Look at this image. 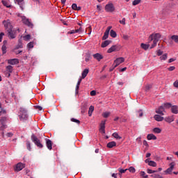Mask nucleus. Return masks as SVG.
Instances as JSON below:
<instances>
[{"mask_svg":"<svg viewBox=\"0 0 178 178\" xmlns=\"http://www.w3.org/2000/svg\"><path fill=\"white\" fill-rule=\"evenodd\" d=\"M161 38V35L159 33H154L149 35V40L152 41V44L151 47H149V49H153L156 47L157 43L159 42Z\"/></svg>","mask_w":178,"mask_h":178,"instance_id":"1","label":"nucleus"},{"mask_svg":"<svg viewBox=\"0 0 178 178\" xmlns=\"http://www.w3.org/2000/svg\"><path fill=\"white\" fill-rule=\"evenodd\" d=\"M31 140H32L33 144H35V145H36L39 149L43 148L42 143H41L40 140L34 135V134L31 136Z\"/></svg>","mask_w":178,"mask_h":178,"instance_id":"2","label":"nucleus"},{"mask_svg":"<svg viewBox=\"0 0 178 178\" xmlns=\"http://www.w3.org/2000/svg\"><path fill=\"white\" fill-rule=\"evenodd\" d=\"M19 120H26L28 115L26 108H24L23 107H21V108H19Z\"/></svg>","mask_w":178,"mask_h":178,"instance_id":"3","label":"nucleus"},{"mask_svg":"<svg viewBox=\"0 0 178 178\" xmlns=\"http://www.w3.org/2000/svg\"><path fill=\"white\" fill-rule=\"evenodd\" d=\"M3 25L4 26L6 30H13L12 24H10V19L4 20L2 22Z\"/></svg>","mask_w":178,"mask_h":178,"instance_id":"4","label":"nucleus"},{"mask_svg":"<svg viewBox=\"0 0 178 178\" xmlns=\"http://www.w3.org/2000/svg\"><path fill=\"white\" fill-rule=\"evenodd\" d=\"M22 22L24 24V25L27 26L28 27L33 28V25L31 22L26 17H22Z\"/></svg>","mask_w":178,"mask_h":178,"instance_id":"5","label":"nucleus"},{"mask_svg":"<svg viewBox=\"0 0 178 178\" xmlns=\"http://www.w3.org/2000/svg\"><path fill=\"white\" fill-rule=\"evenodd\" d=\"M6 121V117H1V119H0V124H1V126L0 127V130L3 131L4 129L7 128V125L5 124Z\"/></svg>","mask_w":178,"mask_h":178,"instance_id":"6","label":"nucleus"},{"mask_svg":"<svg viewBox=\"0 0 178 178\" xmlns=\"http://www.w3.org/2000/svg\"><path fill=\"white\" fill-rule=\"evenodd\" d=\"M105 10L107 13H113L115 11L114 5L112 3H108L105 6Z\"/></svg>","mask_w":178,"mask_h":178,"instance_id":"7","label":"nucleus"},{"mask_svg":"<svg viewBox=\"0 0 178 178\" xmlns=\"http://www.w3.org/2000/svg\"><path fill=\"white\" fill-rule=\"evenodd\" d=\"M125 61V58L123 57L118 58L115 59V60L113 62V65H115V67H118L121 63H124Z\"/></svg>","mask_w":178,"mask_h":178,"instance_id":"8","label":"nucleus"},{"mask_svg":"<svg viewBox=\"0 0 178 178\" xmlns=\"http://www.w3.org/2000/svg\"><path fill=\"white\" fill-rule=\"evenodd\" d=\"M169 167L168 169L165 170V171H164V172L165 173V175H170L171 172H172V170L174 169V166H175V163L172 162L170 164H169Z\"/></svg>","mask_w":178,"mask_h":178,"instance_id":"9","label":"nucleus"},{"mask_svg":"<svg viewBox=\"0 0 178 178\" xmlns=\"http://www.w3.org/2000/svg\"><path fill=\"white\" fill-rule=\"evenodd\" d=\"M8 31V37L10 38V40H13L16 38V34L15 31L11 30H7Z\"/></svg>","mask_w":178,"mask_h":178,"instance_id":"10","label":"nucleus"},{"mask_svg":"<svg viewBox=\"0 0 178 178\" xmlns=\"http://www.w3.org/2000/svg\"><path fill=\"white\" fill-rule=\"evenodd\" d=\"M25 167V165L23 163H18L16 165V167L15 168V170L16 172H19L21 170H22Z\"/></svg>","mask_w":178,"mask_h":178,"instance_id":"11","label":"nucleus"},{"mask_svg":"<svg viewBox=\"0 0 178 178\" xmlns=\"http://www.w3.org/2000/svg\"><path fill=\"white\" fill-rule=\"evenodd\" d=\"M106 121H102L100 123L99 132L102 134H106Z\"/></svg>","mask_w":178,"mask_h":178,"instance_id":"12","label":"nucleus"},{"mask_svg":"<svg viewBox=\"0 0 178 178\" xmlns=\"http://www.w3.org/2000/svg\"><path fill=\"white\" fill-rule=\"evenodd\" d=\"M44 140H46V146L47 149L49 150H51L52 149V142L51 140L46 138L44 139Z\"/></svg>","mask_w":178,"mask_h":178,"instance_id":"13","label":"nucleus"},{"mask_svg":"<svg viewBox=\"0 0 178 178\" xmlns=\"http://www.w3.org/2000/svg\"><path fill=\"white\" fill-rule=\"evenodd\" d=\"M155 112L157 114L161 115H164L163 112H165V108L163 106H159V108H157L156 111H155Z\"/></svg>","mask_w":178,"mask_h":178,"instance_id":"14","label":"nucleus"},{"mask_svg":"<svg viewBox=\"0 0 178 178\" xmlns=\"http://www.w3.org/2000/svg\"><path fill=\"white\" fill-rule=\"evenodd\" d=\"M8 63L9 65H17L19 63V60L17 58H12L8 60Z\"/></svg>","mask_w":178,"mask_h":178,"instance_id":"15","label":"nucleus"},{"mask_svg":"<svg viewBox=\"0 0 178 178\" xmlns=\"http://www.w3.org/2000/svg\"><path fill=\"white\" fill-rule=\"evenodd\" d=\"M118 47L117 45H113L111 47L110 49H108L107 52L108 54H111L112 52H114L115 51H119Z\"/></svg>","mask_w":178,"mask_h":178,"instance_id":"16","label":"nucleus"},{"mask_svg":"<svg viewBox=\"0 0 178 178\" xmlns=\"http://www.w3.org/2000/svg\"><path fill=\"white\" fill-rule=\"evenodd\" d=\"M15 3L19 6L22 10H24V0H15Z\"/></svg>","mask_w":178,"mask_h":178,"instance_id":"17","label":"nucleus"},{"mask_svg":"<svg viewBox=\"0 0 178 178\" xmlns=\"http://www.w3.org/2000/svg\"><path fill=\"white\" fill-rule=\"evenodd\" d=\"M87 108H88V104L84 103L82 107H81V113L84 114L85 112L87 111Z\"/></svg>","mask_w":178,"mask_h":178,"instance_id":"18","label":"nucleus"},{"mask_svg":"<svg viewBox=\"0 0 178 178\" xmlns=\"http://www.w3.org/2000/svg\"><path fill=\"white\" fill-rule=\"evenodd\" d=\"M171 112H172V113H173L175 115H177L178 114V106H172L171 107Z\"/></svg>","mask_w":178,"mask_h":178,"instance_id":"19","label":"nucleus"},{"mask_svg":"<svg viewBox=\"0 0 178 178\" xmlns=\"http://www.w3.org/2000/svg\"><path fill=\"white\" fill-rule=\"evenodd\" d=\"M110 44H111V40H105L104 42H102V48H106Z\"/></svg>","mask_w":178,"mask_h":178,"instance_id":"20","label":"nucleus"},{"mask_svg":"<svg viewBox=\"0 0 178 178\" xmlns=\"http://www.w3.org/2000/svg\"><path fill=\"white\" fill-rule=\"evenodd\" d=\"M147 139H148V140H156L157 138L153 134H148V136H147Z\"/></svg>","mask_w":178,"mask_h":178,"instance_id":"21","label":"nucleus"},{"mask_svg":"<svg viewBox=\"0 0 178 178\" xmlns=\"http://www.w3.org/2000/svg\"><path fill=\"white\" fill-rule=\"evenodd\" d=\"M3 43H4V44L2 45L1 50H2L3 54H6V52H7V51H6L7 47H6V45H5V44L7 43V41H6V40H4V41L3 42Z\"/></svg>","mask_w":178,"mask_h":178,"instance_id":"22","label":"nucleus"},{"mask_svg":"<svg viewBox=\"0 0 178 178\" xmlns=\"http://www.w3.org/2000/svg\"><path fill=\"white\" fill-rule=\"evenodd\" d=\"M93 58H96L97 61H99L102 59V56L100 54L97 53L93 55Z\"/></svg>","mask_w":178,"mask_h":178,"instance_id":"23","label":"nucleus"},{"mask_svg":"<svg viewBox=\"0 0 178 178\" xmlns=\"http://www.w3.org/2000/svg\"><path fill=\"white\" fill-rule=\"evenodd\" d=\"M165 121L168 123H172L174 121V117L173 115L170 117H165Z\"/></svg>","mask_w":178,"mask_h":178,"instance_id":"24","label":"nucleus"},{"mask_svg":"<svg viewBox=\"0 0 178 178\" xmlns=\"http://www.w3.org/2000/svg\"><path fill=\"white\" fill-rule=\"evenodd\" d=\"M117 145V143L114 141H112V142H109L108 144H107V147L111 149L114 147H115Z\"/></svg>","mask_w":178,"mask_h":178,"instance_id":"25","label":"nucleus"},{"mask_svg":"<svg viewBox=\"0 0 178 178\" xmlns=\"http://www.w3.org/2000/svg\"><path fill=\"white\" fill-rule=\"evenodd\" d=\"M154 118L155 120H156L158 122H161L162 120H164V118L160 116L159 115H154Z\"/></svg>","mask_w":178,"mask_h":178,"instance_id":"26","label":"nucleus"},{"mask_svg":"<svg viewBox=\"0 0 178 178\" xmlns=\"http://www.w3.org/2000/svg\"><path fill=\"white\" fill-rule=\"evenodd\" d=\"M88 72L89 70L88 69L83 70L82 72V77H81L82 79H84L87 76Z\"/></svg>","mask_w":178,"mask_h":178,"instance_id":"27","label":"nucleus"},{"mask_svg":"<svg viewBox=\"0 0 178 178\" xmlns=\"http://www.w3.org/2000/svg\"><path fill=\"white\" fill-rule=\"evenodd\" d=\"M110 32V35L112 37V38H117V33L114 30H111Z\"/></svg>","mask_w":178,"mask_h":178,"instance_id":"28","label":"nucleus"},{"mask_svg":"<svg viewBox=\"0 0 178 178\" xmlns=\"http://www.w3.org/2000/svg\"><path fill=\"white\" fill-rule=\"evenodd\" d=\"M162 106L165 109H168L170 108H172V106L170 103H165L162 105Z\"/></svg>","mask_w":178,"mask_h":178,"instance_id":"29","label":"nucleus"},{"mask_svg":"<svg viewBox=\"0 0 178 178\" xmlns=\"http://www.w3.org/2000/svg\"><path fill=\"white\" fill-rule=\"evenodd\" d=\"M94 111V106H89V110H88V116L92 115V112Z\"/></svg>","mask_w":178,"mask_h":178,"instance_id":"30","label":"nucleus"},{"mask_svg":"<svg viewBox=\"0 0 178 178\" xmlns=\"http://www.w3.org/2000/svg\"><path fill=\"white\" fill-rule=\"evenodd\" d=\"M127 170H128V168L124 169V170L122 169V168H118V171H119L118 175H119V176H121V175L125 173Z\"/></svg>","mask_w":178,"mask_h":178,"instance_id":"31","label":"nucleus"},{"mask_svg":"<svg viewBox=\"0 0 178 178\" xmlns=\"http://www.w3.org/2000/svg\"><path fill=\"white\" fill-rule=\"evenodd\" d=\"M6 69V72H8V73L13 72V66L12 65H8Z\"/></svg>","mask_w":178,"mask_h":178,"instance_id":"32","label":"nucleus"},{"mask_svg":"<svg viewBox=\"0 0 178 178\" xmlns=\"http://www.w3.org/2000/svg\"><path fill=\"white\" fill-rule=\"evenodd\" d=\"M149 45L145 44L144 43H141L140 47L143 48L144 50H147L149 49Z\"/></svg>","mask_w":178,"mask_h":178,"instance_id":"33","label":"nucleus"},{"mask_svg":"<svg viewBox=\"0 0 178 178\" xmlns=\"http://www.w3.org/2000/svg\"><path fill=\"white\" fill-rule=\"evenodd\" d=\"M171 40H173L175 42L178 43V35H172Z\"/></svg>","mask_w":178,"mask_h":178,"instance_id":"34","label":"nucleus"},{"mask_svg":"<svg viewBox=\"0 0 178 178\" xmlns=\"http://www.w3.org/2000/svg\"><path fill=\"white\" fill-rule=\"evenodd\" d=\"M113 137H115V139L117 140H121V137L120 136V135H118V134L117 132H115L113 134Z\"/></svg>","mask_w":178,"mask_h":178,"instance_id":"35","label":"nucleus"},{"mask_svg":"<svg viewBox=\"0 0 178 178\" xmlns=\"http://www.w3.org/2000/svg\"><path fill=\"white\" fill-rule=\"evenodd\" d=\"M2 3L4 6L7 7V8H10V5L9 4V2L7 1H2Z\"/></svg>","mask_w":178,"mask_h":178,"instance_id":"36","label":"nucleus"},{"mask_svg":"<svg viewBox=\"0 0 178 178\" xmlns=\"http://www.w3.org/2000/svg\"><path fill=\"white\" fill-rule=\"evenodd\" d=\"M151 177H152V178H163L161 175H160L159 174H157V173L152 175Z\"/></svg>","mask_w":178,"mask_h":178,"instance_id":"37","label":"nucleus"},{"mask_svg":"<svg viewBox=\"0 0 178 178\" xmlns=\"http://www.w3.org/2000/svg\"><path fill=\"white\" fill-rule=\"evenodd\" d=\"M109 32H104V36H102V40H105L108 38Z\"/></svg>","mask_w":178,"mask_h":178,"instance_id":"38","label":"nucleus"},{"mask_svg":"<svg viewBox=\"0 0 178 178\" xmlns=\"http://www.w3.org/2000/svg\"><path fill=\"white\" fill-rule=\"evenodd\" d=\"M33 47H34V42H31L27 44V48L28 49H32Z\"/></svg>","mask_w":178,"mask_h":178,"instance_id":"39","label":"nucleus"},{"mask_svg":"<svg viewBox=\"0 0 178 178\" xmlns=\"http://www.w3.org/2000/svg\"><path fill=\"white\" fill-rule=\"evenodd\" d=\"M168 58V54H165L163 55H162V56L160 57V60H165Z\"/></svg>","mask_w":178,"mask_h":178,"instance_id":"40","label":"nucleus"},{"mask_svg":"<svg viewBox=\"0 0 178 178\" xmlns=\"http://www.w3.org/2000/svg\"><path fill=\"white\" fill-rule=\"evenodd\" d=\"M26 148L28 149V151H31V146L30 144V142L29 140H26Z\"/></svg>","mask_w":178,"mask_h":178,"instance_id":"41","label":"nucleus"},{"mask_svg":"<svg viewBox=\"0 0 178 178\" xmlns=\"http://www.w3.org/2000/svg\"><path fill=\"white\" fill-rule=\"evenodd\" d=\"M148 165H149V166H152V167H154V168L156 167V163L154 162V161H149V163H148Z\"/></svg>","mask_w":178,"mask_h":178,"instance_id":"42","label":"nucleus"},{"mask_svg":"<svg viewBox=\"0 0 178 178\" xmlns=\"http://www.w3.org/2000/svg\"><path fill=\"white\" fill-rule=\"evenodd\" d=\"M153 131L154 133L160 134L161 133V129H160L159 127H155Z\"/></svg>","mask_w":178,"mask_h":178,"instance_id":"43","label":"nucleus"},{"mask_svg":"<svg viewBox=\"0 0 178 178\" xmlns=\"http://www.w3.org/2000/svg\"><path fill=\"white\" fill-rule=\"evenodd\" d=\"M141 0H134L132 2V5L133 6H137V5H139V3H140Z\"/></svg>","mask_w":178,"mask_h":178,"instance_id":"44","label":"nucleus"},{"mask_svg":"<svg viewBox=\"0 0 178 178\" xmlns=\"http://www.w3.org/2000/svg\"><path fill=\"white\" fill-rule=\"evenodd\" d=\"M157 172L156 170H152L151 169L148 168L147 169V173L151 175Z\"/></svg>","mask_w":178,"mask_h":178,"instance_id":"45","label":"nucleus"},{"mask_svg":"<svg viewBox=\"0 0 178 178\" xmlns=\"http://www.w3.org/2000/svg\"><path fill=\"white\" fill-rule=\"evenodd\" d=\"M31 38V36L29 34H28V35L24 36V41H29Z\"/></svg>","mask_w":178,"mask_h":178,"instance_id":"46","label":"nucleus"},{"mask_svg":"<svg viewBox=\"0 0 178 178\" xmlns=\"http://www.w3.org/2000/svg\"><path fill=\"white\" fill-rule=\"evenodd\" d=\"M110 115V113L109 112H105L104 113H102V116H104V118H108Z\"/></svg>","mask_w":178,"mask_h":178,"instance_id":"47","label":"nucleus"},{"mask_svg":"<svg viewBox=\"0 0 178 178\" xmlns=\"http://www.w3.org/2000/svg\"><path fill=\"white\" fill-rule=\"evenodd\" d=\"M71 122H74V123H76L77 124H80V121L77 119H74V118H71Z\"/></svg>","mask_w":178,"mask_h":178,"instance_id":"48","label":"nucleus"},{"mask_svg":"<svg viewBox=\"0 0 178 178\" xmlns=\"http://www.w3.org/2000/svg\"><path fill=\"white\" fill-rule=\"evenodd\" d=\"M137 115H138V117H140V118L143 117V113L142 110L137 111Z\"/></svg>","mask_w":178,"mask_h":178,"instance_id":"49","label":"nucleus"},{"mask_svg":"<svg viewBox=\"0 0 178 178\" xmlns=\"http://www.w3.org/2000/svg\"><path fill=\"white\" fill-rule=\"evenodd\" d=\"M127 170H129V172L134 173L136 172V170L134 167H130Z\"/></svg>","mask_w":178,"mask_h":178,"instance_id":"50","label":"nucleus"},{"mask_svg":"<svg viewBox=\"0 0 178 178\" xmlns=\"http://www.w3.org/2000/svg\"><path fill=\"white\" fill-rule=\"evenodd\" d=\"M79 33V31L76 30H72L71 31L68 32V34H74Z\"/></svg>","mask_w":178,"mask_h":178,"instance_id":"51","label":"nucleus"},{"mask_svg":"<svg viewBox=\"0 0 178 178\" xmlns=\"http://www.w3.org/2000/svg\"><path fill=\"white\" fill-rule=\"evenodd\" d=\"M79 85L75 86V94H79Z\"/></svg>","mask_w":178,"mask_h":178,"instance_id":"52","label":"nucleus"},{"mask_svg":"<svg viewBox=\"0 0 178 178\" xmlns=\"http://www.w3.org/2000/svg\"><path fill=\"white\" fill-rule=\"evenodd\" d=\"M126 19L123 18L122 20L119 21V22H120V24L125 25L126 24Z\"/></svg>","mask_w":178,"mask_h":178,"instance_id":"53","label":"nucleus"},{"mask_svg":"<svg viewBox=\"0 0 178 178\" xmlns=\"http://www.w3.org/2000/svg\"><path fill=\"white\" fill-rule=\"evenodd\" d=\"M77 5L76 4V3H72V10H76V9H77Z\"/></svg>","mask_w":178,"mask_h":178,"instance_id":"54","label":"nucleus"},{"mask_svg":"<svg viewBox=\"0 0 178 178\" xmlns=\"http://www.w3.org/2000/svg\"><path fill=\"white\" fill-rule=\"evenodd\" d=\"M111 29H112V26H108L107 27V29H106V31H105V32H106V33H110L111 31Z\"/></svg>","mask_w":178,"mask_h":178,"instance_id":"55","label":"nucleus"},{"mask_svg":"<svg viewBox=\"0 0 178 178\" xmlns=\"http://www.w3.org/2000/svg\"><path fill=\"white\" fill-rule=\"evenodd\" d=\"M118 66H115V65H113L112 67H110L109 71L112 72L115 70V68H116Z\"/></svg>","mask_w":178,"mask_h":178,"instance_id":"56","label":"nucleus"},{"mask_svg":"<svg viewBox=\"0 0 178 178\" xmlns=\"http://www.w3.org/2000/svg\"><path fill=\"white\" fill-rule=\"evenodd\" d=\"M123 38L124 40H128L129 38V36L128 35L123 34Z\"/></svg>","mask_w":178,"mask_h":178,"instance_id":"57","label":"nucleus"},{"mask_svg":"<svg viewBox=\"0 0 178 178\" xmlns=\"http://www.w3.org/2000/svg\"><path fill=\"white\" fill-rule=\"evenodd\" d=\"M162 54H163V51H162L161 49H159V50L157 51V56H161Z\"/></svg>","mask_w":178,"mask_h":178,"instance_id":"58","label":"nucleus"},{"mask_svg":"<svg viewBox=\"0 0 178 178\" xmlns=\"http://www.w3.org/2000/svg\"><path fill=\"white\" fill-rule=\"evenodd\" d=\"M168 71H173L175 70V67L171 66L168 68Z\"/></svg>","mask_w":178,"mask_h":178,"instance_id":"59","label":"nucleus"},{"mask_svg":"<svg viewBox=\"0 0 178 178\" xmlns=\"http://www.w3.org/2000/svg\"><path fill=\"white\" fill-rule=\"evenodd\" d=\"M2 114H6V111L3 110V108H1V111H0V116Z\"/></svg>","mask_w":178,"mask_h":178,"instance_id":"60","label":"nucleus"},{"mask_svg":"<svg viewBox=\"0 0 178 178\" xmlns=\"http://www.w3.org/2000/svg\"><path fill=\"white\" fill-rule=\"evenodd\" d=\"M173 86L175 88H178V81H175Z\"/></svg>","mask_w":178,"mask_h":178,"instance_id":"61","label":"nucleus"},{"mask_svg":"<svg viewBox=\"0 0 178 178\" xmlns=\"http://www.w3.org/2000/svg\"><path fill=\"white\" fill-rule=\"evenodd\" d=\"M96 95V91L95 90H92L90 92V96H95Z\"/></svg>","mask_w":178,"mask_h":178,"instance_id":"62","label":"nucleus"},{"mask_svg":"<svg viewBox=\"0 0 178 178\" xmlns=\"http://www.w3.org/2000/svg\"><path fill=\"white\" fill-rule=\"evenodd\" d=\"M176 60V58H170L168 60V63H173L174 61Z\"/></svg>","mask_w":178,"mask_h":178,"instance_id":"63","label":"nucleus"},{"mask_svg":"<svg viewBox=\"0 0 178 178\" xmlns=\"http://www.w3.org/2000/svg\"><path fill=\"white\" fill-rule=\"evenodd\" d=\"M112 177H113V178H118V173H113V174H112Z\"/></svg>","mask_w":178,"mask_h":178,"instance_id":"64","label":"nucleus"}]
</instances>
